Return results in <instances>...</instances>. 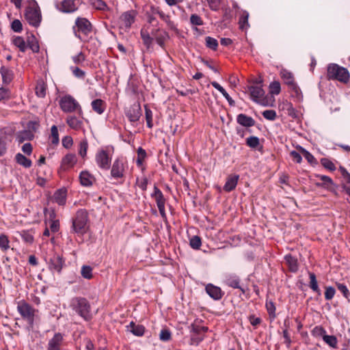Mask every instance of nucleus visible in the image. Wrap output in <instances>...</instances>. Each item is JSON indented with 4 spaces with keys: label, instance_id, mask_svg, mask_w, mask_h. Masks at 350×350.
<instances>
[{
    "label": "nucleus",
    "instance_id": "obj_53",
    "mask_svg": "<svg viewBox=\"0 0 350 350\" xmlns=\"http://www.w3.org/2000/svg\"><path fill=\"white\" fill-rule=\"evenodd\" d=\"M51 132V143L54 145H57L59 141L57 127L55 125L52 126Z\"/></svg>",
    "mask_w": 350,
    "mask_h": 350
},
{
    "label": "nucleus",
    "instance_id": "obj_37",
    "mask_svg": "<svg viewBox=\"0 0 350 350\" xmlns=\"http://www.w3.org/2000/svg\"><path fill=\"white\" fill-rule=\"evenodd\" d=\"M299 149L300 152H301V154H303V156L304 157V158L308 161V162L310 164H311L312 165L317 164V159L310 152H308V150H306L305 148H302L301 146H299Z\"/></svg>",
    "mask_w": 350,
    "mask_h": 350
},
{
    "label": "nucleus",
    "instance_id": "obj_32",
    "mask_svg": "<svg viewBox=\"0 0 350 350\" xmlns=\"http://www.w3.org/2000/svg\"><path fill=\"white\" fill-rule=\"evenodd\" d=\"M46 85L43 80H38L36 86V94L40 98H44L46 96Z\"/></svg>",
    "mask_w": 350,
    "mask_h": 350
},
{
    "label": "nucleus",
    "instance_id": "obj_36",
    "mask_svg": "<svg viewBox=\"0 0 350 350\" xmlns=\"http://www.w3.org/2000/svg\"><path fill=\"white\" fill-rule=\"evenodd\" d=\"M249 13L246 11L243 12L239 18V28L242 30L247 29L249 27L248 23Z\"/></svg>",
    "mask_w": 350,
    "mask_h": 350
},
{
    "label": "nucleus",
    "instance_id": "obj_24",
    "mask_svg": "<svg viewBox=\"0 0 350 350\" xmlns=\"http://www.w3.org/2000/svg\"><path fill=\"white\" fill-rule=\"evenodd\" d=\"M237 122L241 126L251 127L254 126L255 120L250 116L243 113H240L237 117Z\"/></svg>",
    "mask_w": 350,
    "mask_h": 350
},
{
    "label": "nucleus",
    "instance_id": "obj_51",
    "mask_svg": "<svg viewBox=\"0 0 350 350\" xmlns=\"http://www.w3.org/2000/svg\"><path fill=\"white\" fill-rule=\"evenodd\" d=\"M269 92L271 94L278 95L281 91L280 83L278 81H273L269 85Z\"/></svg>",
    "mask_w": 350,
    "mask_h": 350
},
{
    "label": "nucleus",
    "instance_id": "obj_39",
    "mask_svg": "<svg viewBox=\"0 0 350 350\" xmlns=\"http://www.w3.org/2000/svg\"><path fill=\"white\" fill-rule=\"evenodd\" d=\"M317 177L323 181L321 184H317V185H321L328 189L334 185L332 179L327 176L318 174Z\"/></svg>",
    "mask_w": 350,
    "mask_h": 350
},
{
    "label": "nucleus",
    "instance_id": "obj_34",
    "mask_svg": "<svg viewBox=\"0 0 350 350\" xmlns=\"http://www.w3.org/2000/svg\"><path fill=\"white\" fill-rule=\"evenodd\" d=\"M33 230H22L19 232V234L21 237L24 242L27 243H32L33 242Z\"/></svg>",
    "mask_w": 350,
    "mask_h": 350
},
{
    "label": "nucleus",
    "instance_id": "obj_63",
    "mask_svg": "<svg viewBox=\"0 0 350 350\" xmlns=\"http://www.w3.org/2000/svg\"><path fill=\"white\" fill-rule=\"evenodd\" d=\"M159 338L162 341H168L171 338V332L167 329H163L160 332Z\"/></svg>",
    "mask_w": 350,
    "mask_h": 350
},
{
    "label": "nucleus",
    "instance_id": "obj_54",
    "mask_svg": "<svg viewBox=\"0 0 350 350\" xmlns=\"http://www.w3.org/2000/svg\"><path fill=\"white\" fill-rule=\"evenodd\" d=\"M189 245H190L191 247H192L194 250L200 249V247L202 245V241H201L200 237L198 236L192 237L189 240Z\"/></svg>",
    "mask_w": 350,
    "mask_h": 350
},
{
    "label": "nucleus",
    "instance_id": "obj_44",
    "mask_svg": "<svg viewBox=\"0 0 350 350\" xmlns=\"http://www.w3.org/2000/svg\"><path fill=\"white\" fill-rule=\"evenodd\" d=\"M311 334L315 338L322 337L326 334V330L321 326H315L311 331Z\"/></svg>",
    "mask_w": 350,
    "mask_h": 350
},
{
    "label": "nucleus",
    "instance_id": "obj_60",
    "mask_svg": "<svg viewBox=\"0 0 350 350\" xmlns=\"http://www.w3.org/2000/svg\"><path fill=\"white\" fill-rule=\"evenodd\" d=\"M336 294V290L332 286H326L325 291V299L326 300H331L333 299Z\"/></svg>",
    "mask_w": 350,
    "mask_h": 350
},
{
    "label": "nucleus",
    "instance_id": "obj_55",
    "mask_svg": "<svg viewBox=\"0 0 350 350\" xmlns=\"http://www.w3.org/2000/svg\"><path fill=\"white\" fill-rule=\"evenodd\" d=\"M158 15L159 16L160 18L169 27H174V22L171 21L170 15L164 13L161 10Z\"/></svg>",
    "mask_w": 350,
    "mask_h": 350
},
{
    "label": "nucleus",
    "instance_id": "obj_10",
    "mask_svg": "<svg viewBox=\"0 0 350 350\" xmlns=\"http://www.w3.org/2000/svg\"><path fill=\"white\" fill-rule=\"evenodd\" d=\"M81 0H63L57 5V9L63 13H73L81 5Z\"/></svg>",
    "mask_w": 350,
    "mask_h": 350
},
{
    "label": "nucleus",
    "instance_id": "obj_31",
    "mask_svg": "<svg viewBox=\"0 0 350 350\" xmlns=\"http://www.w3.org/2000/svg\"><path fill=\"white\" fill-rule=\"evenodd\" d=\"M90 5L94 9L100 11H108L109 8L107 3L103 0H90Z\"/></svg>",
    "mask_w": 350,
    "mask_h": 350
},
{
    "label": "nucleus",
    "instance_id": "obj_25",
    "mask_svg": "<svg viewBox=\"0 0 350 350\" xmlns=\"http://www.w3.org/2000/svg\"><path fill=\"white\" fill-rule=\"evenodd\" d=\"M91 106L94 111L99 115L103 114L106 109L105 102L100 98L92 100Z\"/></svg>",
    "mask_w": 350,
    "mask_h": 350
},
{
    "label": "nucleus",
    "instance_id": "obj_18",
    "mask_svg": "<svg viewBox=\"0 0 350 350\" xmlns=\"http://www.w3.org/2000/svg\"><path fill=\"white\" fill-rule=\"evenodd\" d=\"M77 159L75 154H67L62 160V167L64 169H69L77 163Z\"/></svg>",
    "mask_w": 350,
    "mask_h": 350
},
{
    "label": "nucleus",
    "instance_id": "obj_2",
    "mask_svg": "<svg viewBox=\"0 0 350 350\" xmlns=\"http://www.w3.org/2000/svg\"><path fill=\"white\" fill-rule=\"evenodd\" d=\"M111 177L115 180H122L126 176L129 169V163L126 158L123 157H117L111 165Z\"/></svg>",
    "mask_w": 350,
    "mask_h": 350
},
{
    "label": "nucleus",
    "instance_id": "obj_6",
    "mask_svg": "<svg viewBox=\"0 0 350 350\" xmlns=\"http://www.w3.org/2000/svg\"><path fill=\"white\" fill-rule=\"evenodd\" d=\"M327 78L347 83L349 79V73L347 68L336 64H330L327 66Z\"/></svg>",
    "mask_w": 350,
    "mask_h": 350
},
{
    "label": "nucleus",
    "instance_id": "obj_33",
    "mask_svg": "<svg viewBox=\"0 0 350 350\" xmlns=\"http://www.w3.org/2000/svg\"><path fill=\"white\" fill-rule=\"evenodd\" d=\"M16 162L25 168H29L31 166L32 162L30 159H27L21 153H18L15 157Z\"/></svg>",
    "mask_w": 350,
    "mask_h": 350
},
{
    "label": "nucleus",
    "instance_id": "obj_5",
    "mask_svg": "<svg viewBox=\"0 0 350 350\" xmlns=\"http://www.w3.org/2000/svg\"><path fill=\"white\" fill-rule=\"evenodd\" d=\"M72 228L75 233L84 234L88 222V213L85 209H79L72 220Z\"/></svg>",
    "mask_w": 350,
    "mask_h": 350
},
{
    "label": "nucleus",
    "instance_id": "obj_58",
    "mask_svg": "<svg viewBox=\"0 0 350 350\" xmlns=\"http://www.w3.org/2000/svg\"><path fill=\"white\" fill-rule=\"evenodd\" d=\"M336 285L338 289L341 292L342 295L345 298L348 299L350 295V293H349V291L347 286L344 284L338 283V282H336Z\"/></svg>",
    "mask_w": 350,
    "mask_h": 350
},
{
    "label": "nucleus",
    "instance_id": "obj_3",
    "mask_svg": "<svg viewBox=\"0 0 350 350\" xmlns=\"http://www.w3.org/2000/svg\"><path fill=\"white\" fill-rule=\"evenodd\" d=\"M24 16L29 25L33 27L40 26L42 21V14L40 8L36 1L26 8Z\"/></svg>",
    "mask_w": 350,
    "mask_h": 350
},
{
    "label": "nucleus",
    "instance_id": "obj_41",
    "mask_svg": "<svg viewBox=\"0 0 350 350\" xmlns=\"http://www.w3.org/2000/svg\"><path fill=\"white\" fill-rule=\"evenodd\" d=\"M27 45L33 53L39 51L40 46L36 38L34 36L29 37L27 40Z\"/></svg>",
    "mask_w": 350,
    "mask_h": 350
},
{
    "label": "nucleus",
    "instance_id": "obj_29",
    "mask_svg": "<svg viewBox=\"0 0 350 350\" xmlns=\"http://www.w3.org/2000/svg\"><path fill=\"white\" fill-rule=\"evenodd\" d=\"M211 85L213 87H214L216 90H217L221 94L225 97V98L228 100L229 105L230 106L234 105V100L230 96V95L228 94V92L225 90V89L220 85L216 81H212Z\"/></svg>",
    "mask_w": 350,
    "mask_h": 350
},
{
    "label": "nucleus",
    "instance_id": "obj_4",
    "mask_svg": "<svg viewBox=\"0 0 350 350\" xmlns=\"http://www.w3.org/2000/svg\"><path fill=\"white\" fill-rule=\"evenodd\" d=\"M59 107L65 113L77 112L80 116H83L82 108L79 102L72 96L66 95L61 98ZM83 118V117H81Z\"/></svg>",
    "mask_w": 350,
    "mask_h": 350
},
{
    "label": "nucleus",
    "instance_id": "obj_19",
    "mask_svg": "<svg viewBox=\"0 0 350 350\" xmlns=\"http://www.w3.org/2000/svg\"><path fill=\"white\" fill-rule=\"evenodd\" d=\"M0 73L2 81L4 84H9L14 78V72L12 70L5 66L1 67Z\"/></svg>",
    "mask_w": 350,
    "mask_h": 350
},
{
    "label": "nucleus",
    "instance_id": "obj_38",
    "mask_svg": "<svg viewBox=\"0 0 350 350\" xmlns=\"http://www.w3.org/2000/svg\"><path fill=\"white\" fill-rule=\"evenodd\" d=\"M33 137V135L31 131H23L20 132L16 137V139L19 143H23L26 140H31Z\"/></svg>",
    "mask_w": 350,
    "mask_h": 350
},
{
    "label": "nucleus",
    "instance_id": "obj_40",
    "mask_svg": "<svg viewBox=\"0 0 350 350\" xmlns=\"http://www.w3.org/2000/svg\"><path fill=\"white\" fill-rule=\"evenodd\" d=\"M14 44L22 52H25L27 49V44L25 40L21 36H16L13 40Z\"/></svg>",
    "mask_w": 350,
    "mask_h": 350
},
{
    "label": "nucleus",
    "instance_id": "obj_8",
    "mask_svg": "<svg viewBox=\"0 0 350 350\" xmlns=\"http://www.w3.org/2000/svg\"><path fill=\"white\" fill-rule=\"evenodd\" d=\"M112 156L107 148L98 150L95 154V161L98 167L103 170L110 169Z\"/></svg>",
    "mask_w": 350,
    "mask_h": 350
},
{
    "label": "nucleus",
    "instance_id": "obj_13",
    "mask_svg": "<svg viewBox=\"0 0 350 350\" xmlns=\"http://www.w3.org/2000/svg\"><path fill=\"white\" fill-rule=\"evenodd\" d=\"M125 115L131 122H137L142 116L139 103H135L125 111Z\"/></svg>",
    "mask_w": 350,
    "mask_h": 350
},
{
    "label": "nucleus",
    "instance_id": "obj_35",
    "mask_svg": "<svg viewBox=\"0 0 350 350\" xmlns=\"http://www.w3.org/2000/svg\"><path fill=\"white\" fill-rule=\"evenodd\" d=\"M309 278H310V284H309L310 288L314 292L317 293L319 295H320L321 294V292L319 287L315 274L314 273L310 272Z\"/></svg>",
    "mask_w": 350,
    "mask_h": 350
},
{
    "label": "nucleus",
    "instance_id": "obj_57",
    "mask_svg": "<svg viewBox=\"0 0 350 350\" xmlns=\"http://www.w3.org/2000/svg\"><path fill=\"white\" fill-rule=\"evenodd\" d=\"M262 115L265 119L271 121L275 120L277 117L275 111L272 109H267L264 111L262 113Z\"/></svg>",
    "mask_w": 350,
    "mask_h": 350
},
{
    "label": "nucleus",
    "instance_id": "obj_49",
    "mask_svg": "<svg viewBox=\"0 0 350 350\" xmlns=\"http://www.w3.org/2000/svg\"><path fill=\"white\" fill-rule=\"evenodd\" d=\"M140 35H141V37H142L144 44L146 46H147L148 47H149L150 45L152 44V38L150 37L148 31L142 29L141 32H140Z\"/></svg>",
    "mask_w": 350,
    "mask_h": 350
},
{
    "label": "nucleus",
    "instance_id": "obj_15",
    "mask_svg": "<svg viewBox=\"0 0 350 350\" xmlns=\"http://www.w3.org/2000/svg\"><path fill=\"white\" fill-rule=\"evenodd\" d=\"M64 334L57 332L50 338L48 341L46 349L47 350H61L64 345Z\"/></svg>",
    "mask_w": 350,
    "mask_h": 350
},
{
    "label": "nucleus",
    "instance_id": "obj_22",
    "mask_svg": "<svg viewBox=\"0 0 350 350\" xmlns=\"http://www.w3.org/2000/svg\"><path fill=\"white\" fill-rule=\"evenodd\" d=\"M67 191L64 188L57 190L53 195L54 201L60 206H64L66 202Z\"/></svg>",
    "mask_w": 350,
    "mask_h": 350
},
{
    "label": "nucleus",
    "instance_id": "obj_1",
    "mask_svg": "<svg viewBox=\"0 0 350 350\" xmlns=\"http://www.w3.org/2000/svg\"><path fill=\"white\" fill-rule=\"evenodd\" d=\"M70 308L85 321L92 319L91 306L89 301L84 297H76L71 299Z\"/></svg>",
    "mask_w": 350,
    "mask_h": 350
},
{
    "label": "nucleus",
    "instance_id": "obj_42",
    "mask_svg": "<svg viewBox=\"0 0 350 350\" xmlns=\"http://www.w3.org/2000/svg\"><path fill=\"white\" fill-rule=\"evenodd\" d=\"M144 109H145V118H146V121L147 126L149 129H152V126H153V123H152L153 114H152V111L150 110V109L148 108V107L147 105L144 106Z\"/></svg>",
    "mask_w": 350,
    "mask_h": 350
},
{
    "label": "nucleus",
    "instance_id": "obj_28",
    "mask_svg": "<svg viewBox=\"0 0 350 350\" xmlns=\"http://www.w3.org/2000/svg\"><path fill=\"white\" fill-rule=\"evenodd\" d=\"M151 197L155 199L157 206L165 204L166 200L161 191L157 187H154V191L151 194Z\"/></svg>",
    "mask_w": 350,
    "mask_h": 350
},
{
    "label": "nucleus",
    "instance_id": "obj_11",
    "mask_svg": "<svg viewBox=\"0 0 350 350\" xmlns=\"http://www.w3.org/2000/svg\"><path fill=\"white\" fill-rule=\"evenodd\" d=\"M249 90L250 96L254 102L264 106L269 105L268 101L265 98V91L261 86L252 85L250 87Z\"/></svg>",
    "mask_w": 350,
    "mask_h": 350
},
{
    "label": "nucleus",
    "instance_id": "obj_46",
    "mask_svg": "<svg viewBox=\"0 0 350 350\" xmlns=\"http://www.w3.org/2000/svg\"><path fill=\"white\" fill-rule=\"evenodd\" d=\"M146 157V152L144 149L139 147L137 149V158L136 160V163L138 167H141L143 164L144 160Z\"/></svg>",
    "mask_w": 350,
    "mask_h": 350
},
{
    "label": "nucleus",
    "instance_id": "obj_48",
    "mask_svg": "<svg viewBox=\"0 0 350 350\" xmlns=\"http://www.w3.org/2000/svg\"><path fill=\"white\" fill-rule=\"evenodd\" d=\"M88 148V142L86 139H84L80 142L79 154L84 158L86 156Z\"/></svg>",
    "mask_w": 350,
    "mask_h": 350
},
{
    "label": "nucleus",
    "instance_id": "obj_17",
    "mask_svg": "<svg viewBox=\"0 0 350 350\" xmlns=\"http://www.w3.org/2000/svg\"><path fill=\"white\" fill-rule=\"evenodd\" d=\"M226 284L233 288H238L245 293V289L240 286V278L234 274H229L226 278Z\"/></svg>",
    "mask_w": 350,
    "mask_h": 350
},
{
    "label": "nucleus",
    "instance_id": "obj_64",
    "mask_svg": "<svg viewBox=\"0 0 350 350\" xmlns=\"http://www.w3.org/2000/svg\"><path fill=\"white\" fill-rule=\"evenodd\" d=\"M72 59L75 64H81L85 61V57L83 53L80 52L77 55L72 56Z\"/></svg>",
    "mask_w": 350,
    "mask_h": 350
},
{
    "label": "nucleus",
    "instance_id": "obj_7",
    "mask_svg": "<svg viewBox=\"0 0 350 350\" xmlns=\"http://www.w3.org/2000/svg\"><path fill=\"white\" fill-rule=\"evenodd\" d=\"M72 30L75 36L83 41L84 38L81 37V33L88 36L92 32V25L87 18L77 17L75 20V25L72 27Z\"/></svg>",
    "mask_w": 350,
    "mask_h": 350
},
{
    "label": "nucleus",
    "instance_id": "obj_47",
    "mask_svg": "<svg viewBox=\"0 0 350 350\" xmlns=\"http://www.w3.org/2000/svg\"><path fill=\"white\" fill-rule=\"evenodd\" d=\"M324 342L332 348L337 347V338L334 336H329L325 334L323 338Z\"/></svg>",
    "mask_w": 350,
    "mask_h": 350
},
{
    "label": "nucleus",
    "instance_id": "obj_50",
    "mask_svg": "<svg viewBox=\"0 0 350 350\" xmlns=\"http://www.w3.org/2000/svg\"><path fill=\"white\" fill-rule=\"evenodd\" d=\"M260 144L259 138L256 136H250L246 139V145L252 148H257Z\"/></svg>",
    "mask_w": 350,
    "mask_h": 350
},
{
    "label": "nucleus",
    "instance_id": "obj_30",
    "mask_svg": "<svg viewBox=\"0 0 350 350\" xmlns=\"http://www.w3.org/2000/svg\"><path fill=\"white\" fill-rule=\"evenodd\" d=\"M284 259L291 271L296 272L298 270V262L295 257L293 256L291 254H288L285 256Z\"/></svg>",
    "mask_w": 350,
    "mask_h": 350
},
{
    "label": "nucleus",
    "instance_id": "obj_61",
    "mask_svg": "<svg viewBox=\"0 0 350 350\" xmlns=\"http://www.w3.org/2000/svg\"><path fill=\"white\" fill-rule=\"evenodd\" d=\"M12 29L16 33H20L23 30L22 23L18 19H15L11 24Z\"/></svg>",
    "mask_w": 350,
    "mask_h": 350
},
{
    "label": "nucleus",
    "instance_id": "obj_16",
    "mask_svg": "<svg viewBox=\"0 0 350 350\" xmlns=\"http://www.w3.org/2000/svg\"><path fill=\"white\" fill-rule=\"evenodd\" d=\"M205 290L206 293L215 300H219L222 297L223 293L221 288L212 284H207Z\"/></svg>",
    "mask_w": 350,
    "mask_h": 350
},
{
    "label": "nucleus",
    "instance_id": "obj_52",
    "mask_svg": "<svg viewBox=\"0 0 350 350\" xmlns=\"http://www.w3.org/2000/svg\"><path fill=\"white\" fill-rule=\"evenodd\" d=\"M206 40V46L214 51H216L218 46V42L215 38H213L210 36H207L205 38Z\"/></svg>",
    "mask_w": 350,
    "mask_h": 350
},
{
    "label": "nucleus",
    "instance_id": "obj_59",
    "mask_svg": "<svg viewBox=\"0 0 350 350\" xmlns=\"http://www.w3.org/2000/svg\"><path fill=\"white\" fill-rule=\"evenodd\" d=\"M70 70L75 77L82 79L85 78V72L79 67L71 66Z\"/></svg>",
    "mask_w": 350,
    "mask_h": 350
},
{
    "label": "nucleus",
    "instance_id": "obj_26",
    "mask_svg": "<svg viewBox=\"0 0 350 350\" xmlns=\"http://www.w3.org/2000/svg\"><path fill=\"white\" fill-rule=\"evenodd\" d=\"M63 265V260L62 258L57 255L54 256L50 259L49 262V268L51 270L56 271L57 272H59L62 270Z\"/></svg>",
    "mask_w": 350,
    "mask_h": 350
},
{
    "label": "nucleus",
    "instance_id": "obj_21",
    "mask_svg": "<svg viewBox=\"0 0 350 350\" xmlns=\"http://www.w3.org/2000/svg\"><path fill=\"white\" fill-rule=\"evenodd\" d=\"M66 123L71 129L75 130L81 129L83 125L82 120L74 116H68L66 118Z\"/></svg>",
    "mask_w": 350,
    "mask_h": 350
},
{
    "label": "nucleus",
    "instance_id": "obj_56",
    "mask_svg": "<svg viewBox=\"0 0 350 350\" xmlns=\"http://www.w3.org/2000/svg\"><path fill=\"white\" fill-rule=\"evenodd\" d=\"M321 163L325 168L329 170V171L333 172L336 170V166L334 163L331 160L327 158L321 159Z\"/></svg>",
    "mask_w": 350,
    "mask_h": 350
},
{
    "label": "nucleus",
    "instance_id": "obj_9",
    "mask_svg": "<svg viewBox=\"0 0 350 350\" xmlns=\"http://www.w3.org/2000/svg\"><path fill=\"white\" fill-rule=\"evenodd\" d=\"M17 310L23 319L28 323L29 326L33 327L34 316L36 312V309L26 302H20L18 304Z\"/></svg>",
    "mask_w": 350,
    "mask_h": 350
},
{
    "label": "nucleus",
    "instance_id": "obj_45",
    "mask_svg": "<svg viewBox=\"0 0 350 350\" xmlns=\"http://www.w3.org/2000/svg\"><path fill=\"white\" fill-rule=\"evenodd\" d=\"M81 274L83 278L90 280L92 278V268L90 266L83 265L81 267Z\"/></svg>",
    "mask_w": 350,
    "mask_h": 350
},
{
    "label": "nucleus",
    "instance_id": "obj_20",
    "mask_svg": "<svg viewBox=\"0 0 350 350\" xmlns=\"http://www.w3.org/2000/svg\"><path fill=\"white\" fill-rule=\"evenodd\" d=\"M79 180L81 184L84 187H90L92 185L95 180L94 177L88 171H83L79 174Z\"/></svg>",
    "mask_w": 350,
    "mask_h": 350
},
{
    "label": "nucleus",
    "instance_id": "obj_23",
    "mask_svg": "<svg viewBox=\"0 0 350 350\" xmlns=\"http://www.w3.org/2000/svg\"><path fill=\"white\" fill-rule=\"evenodd\" d=\"M239 178V175L229 176L227 178L226 182L224 186V189L227 192H230L234 189L237 185Z\"/></svg>",
    "mask_w": 350,
    "mask_h": 350
},
{
    "label": "nucleus",
    "instance_id": "obj_27",
    "mask_svg": "<svg viewBox=\"0 0 350 350\" xmlns=\"http://www.w3.org/2000/svg\"><path fill=\"white\" fill-rule=\"evenodd\" d=\"M128 330L137 336H142L145 332V327L142 325H136L134 322H131L127 326Z\"/></svg>",
    "mask_w": 350,
    "mask_h": 350
},
{
    "label": "nucleus",
    "instance_id": "obj_12",
    "mask_svg": "<svg viewBox=\"0 0 350 350\" xmlns=\"http://www.w3.org/2000/svg\"><path fill=\"white\" fill-rule=\"evenodd\" d=\"M280 75L285 84H286L288 88L293 90L296 94H298L299 88L295 81L293 74L286 68H282Z\"/></svg>",
    "mask_w": 350,
    "mask_h": 350
},
{
    "label": "nucleus",
    "instance_id": "obj_62",
    "mask_svg": "<svg viewBox=\"0 0 350 350\" xmlns=\"http://www.w3.org/2000/svg\"><path fill=\"white\" fill-rule=\"evenodd\" d=\"M190 23L193 25L201 26L203 25V21L200 16L193 14L191 15Z\"/></svg>",
    "mask_w": 350,
    "mask_h": 350
},
{
    "label": "nucleus",
    "instance_id": "obj_43",
    "mask_svg": "<svg viewBox=\"0 0 350 350\" xmlns=\"http://www.w3.org/2000/svg\"><path fill=\"white\" fill-rule=\"evenodd\" d=\"M10 248V241L4 234H0V249L2 252H6Z\"/></svg>",
    "mask_w": 350,
    "mask_h": 350
},
{
    "label": "nucleus",
    "instance_id": "obj_14",
    "mask_svg": "<svg viewBox=\"0 0 350 350\" xmlns=\"http://www.w3.org/2000/svg\"><path fill=\"white\" fill-rule=\"evenodd\" d=\"M137 15V11L134 10H128L121 14L120 17V22L125 28L129 29L135 23Z\"/></svg>",
    "mask_w": 350,
    "mask_h": 350
}]
</instances>
